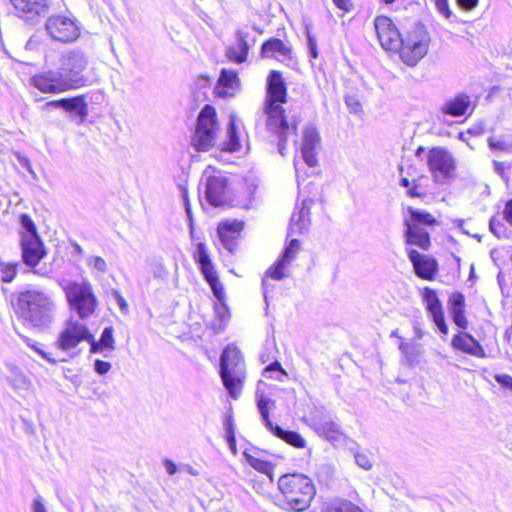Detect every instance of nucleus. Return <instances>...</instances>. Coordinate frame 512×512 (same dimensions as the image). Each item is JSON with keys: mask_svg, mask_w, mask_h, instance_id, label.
Wrapping results in <instances>:
<instances>
[{"mask_svg": "<svg viewBox=\"0 0 512 512\" xmlns=\"http://www.w3.org/2000/svg\"><path fill=\"white\" fill-rule=\"evenodd\" d=\"M287 101L286 83L279 71L272 70L267 77V95L264 103L266 129L277 140L278 152L285 156L287 138L290 132L296 134L300 118L293 115L290 121L281 103Z\"/></svg>", "mask_w": 512, "mask_h": 512, "instance_id": "1", "label": "nucleus"}, {"mask_svg": "<svg viewBox=\"0 0 512 512\" xmlns=\"http://www.w3.org/2000/svg\"><path fill=\"white\" fill-rule=\"evenodd\" d=\"M374 26L381 47L388 51L399 50L405 64L415 66L427 54L429 36L422 25H415L405 37L387 16L376 17Z\"/></svg>", "mask_w": 512, "mask_h": 512, "instance_id": "2", "label": "nucleus"}, {"mask_svg": "<svg viewBox=\"0 0 512 512\" xmlns=\"http://www.w3.org/2000/svg\"><path fill=\"white\" fill-rule=\"evenodd\" d=\"M11 305L18 320L28 328L45 331L55 320L57 305L53 296L37 287L28 286L13 293Z\"/></svg>", "mask_w": 512, "mask_h": 512, "instance_id": "3", "label": "nucleus"}, {"mask_svg": "<svg viewBox=\"0 0 512 512\" xmlns=\"http://www.w3.org/2000/svg\"><path fill=\"white\" fill-rule=\"evenodd\" d=\"M278 488L287 506L298 512L306 510L316 494L312 480L299 473L282 475L278 480Z\"/></svg>", "mask_w": 512, "mask_h": 512, "instance_id": "4", "label": "nucleus"}, {"mask_svg": "<svg viewBox=\"0 0 512 512\" xmlns=\"http://www.w3.org/2000/svg\"><path fill=\"white\" fill-rule=\"evenodd\" d=\"M220 377L229 396L236 400L240 396L245 378V364L241 351L228 344L220 356Z\"/></svg>", "mask_w": 512, "mask_h": 512, "instance_id": "5", "label": "nucleus"}, {"mask_svg": "<svg viewBox=\"0 0 512 512\" xmlns=\"http://www.w3.org/2000/svg\"><path fill=\"white\" fill-rule=\"evenodd\" d=\"M20 246L23 263L35 268L46 256L47 251L32 218L24 213L20 216Z\"/></svg>", "mask_w": 512, "mask_h": 512, "instance_id": "6", "label": "nucleus"}, {"mask_svg": "<svg viewBox=\"0 0 512 512\" xmlns=\"http://www.w3.org/2000/svg\"><path fill=\"white\" fill-rule=\"evenodd\" d=\"M62 287L69 306L81 319H86L95 312L98 301L89 281H68Z\"/></svg>", "mask_w": 512, "mask_h": 512, "instance_id": "7", "label": "nucleus"}, {"mask_svg": "<svg viewBox=\"0 0 512 512\" xmlns=\"http://www.w3.org/2000/svg\"><path fill=\"white\" fill-rule=\"evenodd\" d=\"M217 129L216 111L214 107L206 104L197 117V125L192 137L194 148L197 151H208L213 147Z\"/></svg>", "mask_w": 512, "mask_h": 512, "instance_id": "8", "label": "nucleus"}, {"mask_svg": "<svg viewBox=\"0 0 512 512\" xmlns=\"http://www.w3.org/2000/svg\"><path fill=\"white\" fill-rule=\"evenodd\" d=\"M75 82L72 78L62 71L60 66L56 70H48L31 78V83L42 93L58 94L71 89H76L72 84Z\"/></svg>", "mask_w": 512, "mask_h": 512, "instance_id": "9", "label": "nucleus"}, {"mask_svg": "<svg viewBox=\"0 0 512 512\" xmlns=\"http://www.w3.org/2000/svg\"><path fill=\"white\" fill-rule=\"evenodd\" d=\"M427 164L436 183L443 184L453 176L456 168L452 154L443 147L428 151Z\"/></svg>", "mask_w": 512, "mask_h": 512, "instance_id": "10", "label": "nucleus"}, {"mask_svg": "<svg viewBox=\"0 0 512 512\" xmlns=\"http://www.w3.org/2000/svg\"><path fill=\"white\" fill-rule=\"evenodd\" d=\"M45 30L53 40L62 43L73 42L80 36L77 21L60 14L48 17Z\"/></svg>", "mask_w": 512, "mask_h": 512, "instance_id": "11", "label": "nucleus"}, {"mask_svg": "<svg viewBox=\"0 0 512 512\" xmlns=\"http://www.w3.org/2000/svg\"><path fill=\"white\" fill-rule=\"evenodd\" d=\"M88 63V56L85 52L79 49H72L61 55L59 66L67 77L75 80L72 83L75 88H79L84 83L82 72L87 68Z\"/></svg>", "mask_w": 512, "mask_h": 512, "instance_id": "12", "label": "nucleus"}, {"mask_svg": "<svg viewBox=\"0 0 512 512\" xmlns=\"http://www.w3.org/2000/svg\"><path fill=\"white\" fill-rule=\"evenodd\" d=\"M206 199L214 207L228 206L233 198L228 186V179L223 175L209 176L206 179Z\"/></svg>", "mask_w": 512, "mask_h": 512, "instance_id": "13", "label": "nucleus"}, {"mask_svg": "<svg viewBox=\"0 0 512 512\" xmlns=\"http://www.w3.org/2000/svg\"><path fill=\"white\" fill-rule=\"evenodd\" d=\"M422 298L434 325L437 327L439 332L447 335L449 329L445 321L442 303L438 298L436 291L432 288L425 287L422 292Z\"/></svg>", "mask_w": 512, "mask_h": 512, "instance_id": "14", "label": "nucleus"}, {"mask_svg": "<svg viewBox=\"0 0 512 512\" xmlns=\"http://www.w3.org/2000/svg\"><path fill=\"white\" fill-rule=\"evenodd\" d=\"M89 329L79 322H70L60 333L57 343L60 349L67 351L75 348L81 341H87Z\"/></svg>", "mask_w": 512, "mask_h": 512, "instance_id": "15", "label": "nucleus"}, {"mask_svg": "<svg viewBox=\"0 0 512 512\" xmlns=\"http://www.w3.org/2000/svg\"><path fill=\"white\" fill-rule=\"evenodd\" d=\"M54 108H61L66 112L75 114L79 118V123H83L88 116V104L84 95L52 100L43 106L44 110Z\"/></svg>", "mask_w": 512, "mask_h": 512, "instance_id": "16", "label": "nucleus"}, {"mask_svg": "<svg viewBox=\"0 0 512 512\" xmlns=\"http://www.w3.org/2000/svg\"><path fill=\"white\" fill-rule=\"evenodd\" d=\"M408 257L413 265L415 274L425 280H433L438 272L437 261L415 249L408 250Z\"/></svg>", "mask_w": 512, "mask_h": 512, "instance_id": "17", "label": "nucleus"}, {"mask_svg": "<svg viewBox=\"0 0 512 512\" xmlns=\"http://www.w3.org/2000/svg\"><path fill=\"white\" fill-rule=\"evenodd\" d=\"M243 227V222L238 220L225 221L219 224L217 229L219 239L223 247L230 253L236 251L238 238Z\"/></svg>", "mask_w": 512, "mask_h": 512, "instance_id": "18", "label": "nucleus"}, {"mask_svg": "<svg viewBox=\"0 0 512 512\" xmlns=\"http://www.w3.org/2000/svg\"><path fill=\"white\" fill-rule=\"evenodd\" d=\"M320 142V135L317 128L314 125H308L304 129L301 154L304 162L314 167L317 165L316 147Z\"/></svg>", "mask_w": 512, "mask_h": 512, "instance_id": "19", "label": "nucleus"}, {"mask_svg": "<svg viewBox=\"0 0 512 512\" xmlns=\"http://www.w3.org/2000/svg\"><path fill=\"white\" fill-rule=\"evenodd\" d=\"M313 202L312 199H305L301 206L295 209L290 219L289 235H300L308 231L311 224L310 208Z\"/></svg>", "mask_w": 512, "mask_h": 512, "instance_id": "20", "label": "nucleus"}, {"mask_svg": "<svg viewBox=\"0 0 512 512\" xmlns=\"http://www.w3.org/2000/svg\"><path fill=\"white\" fill-rule=\"evenodd\" d=\"M15 10L27 19L45 16L49 11L50 0H10Z\"/></svg>", "mask_w": 512, "mask_h": 512, "instance_id": "21", "label": "nucleus"}, {"mask_svg": "<svg viewBox=\"0 0 512 512\" xmlns=\"http://www.w3.org/2000/svg\"><path fill=\"white\" fill-rule=\"evenodd\" d=\"M451 345L454 349L475 357L484 358L486 356L481 344L468 332L456 334L451 341Z\"/></svg>", "mask_w": 512, "mask_h": 512, "instance_id": "22", "label": "nucleus"}, {"mask_svg": "<svg viewBox=\"0 0 512 512\" xmlns=\"http://www.w3.org/2000/svg\"><path fill=\"white\" fill-rule=\"evenodd\" d=\"M236 46H228L225 50V56L234 63L241 64L247 60L251 45L248 42L249 33L243 29H238L235 33Z\"/></svg>", "mask_w": 512, "mask_h": 512, "instance_id": "23", "label": "nucleus"}, {"mask_svg": "<svg viewBox=\"0 0 512 512\" xmlns=\"http://www.w3.org/2000/svg\"><path fill=\"white\" fill-rule=\"evenodd\" d=\"M113 333V327L107 326L103 329L100 339L96 340L94 336L89 332L88 343L90 345V353H104V356L107 357L108 354L106 352L111 353L114 351L115 339Z\"/></svg>", "mask_w": 512, "mask_h": 512, "instance_id": "24", "label": "nucleus"}, {"mask_svg": "<svg viewBox=\"0 0 512 512\" xmlns=\"http://www.w3.org/2000/svg\"><path fill=\"white\" fill-rule=\"evenodd\" d=\"M448 309L453 322L460 328L466 329L468 321L465 317V297L461 292H453L448 300Z\"/></svg>", "mask_w": 512, "mask_h": 512, "instance_id": "25", "label": "nucleus"}, {"mask_svg": "<svg viewBox=\"0 0 512 512\" xmlns=\"http://www.w3.org/2000/svg\"><path fill=\"white\" fill-rule=\"evenodd\" d=\"M470 104V96L464 93H460L455 97L447 100L441 107V112L453 117H460L466 113L470 107Z\"/></svg>", "mask_w": 512, "mask_h": 512, "instance_id": "26", "label": "nucleus"}, {"mask_svg": "<svg viewBox=\"0 0 512 512\" xmlns=\"http://www.w3.org/2000/svg\"><path fill=\"white\" fill-rule=\"evenodd\" d=\"M405 226L406 243L416 245L422 250H428L431 245L429 233L424 228L410 225L408 222Z\"/></svg>", "mask_w": 512, "mask_h": 512, "instance_id": "27", "label": "nucleus"}, {"mask_svg": "<svg viewBox=\"0 0 512 512\" xmlns=\"http://www.w3.org/2000/svg\"><path fill=\"white\" fill-rule=\"evenodd\" d=\"M240 84L238 74L233 70L223 68L221 70L218 83L216 86V93L220 97H227L232 95L227 89L234 90Z\"/></svg>", "mask_w": 512, "mask_h": 512, "instance_id": "28", "label": "nucleus"}, {"mask_svg": "<svg viewBox=\"0 0 512 512\" xmlns=\"http://www.w3.org/2000/svg\"><path fill=\"white\" fill-rule=\"evenodd\" d=\"M315 432L328 440H335L341 435L340 425L334 421L320 419L313 420Z\"/></svg>", "mask_w": 512, "mask_h": 512, "instance_id": "29", "label": "nucleus"}, {"mask_svg": "<svg viewBox=\"0 0 512 512\" xmlns=\"http://www.w3.org/2000/svg\"><path fill=\"white\" fill-rule=\"evenodd\" d=\"M193 257L195 262L198 264L203 276L215 271L214 265L211 261L206 245L204 243L198 242L196 244Z\"/></svg>", "mask_w": 512, "mask_h": 512, "instance_id": "30", "label": "nucleus"}, {"mask_svg": "<svg viewBox=\"0 0 512 512\" xmlns=\"http://www.w3.org/2000/svg\"><path fill=\"white\" fill-rule=\"evenodd\" d=\"M274 53L288 56L291 53V49L281 39L271 38L262 44L261 55L262 57H272Z\"/></svg>", "mask_w": 512, "mask_h": 512, "instance_id": "31", "label": "nucleus"}, {"mask_svg": "<svg viewBox=\"0 0 512 512\" xmlns=\"http://www.w3.org/2000/svg\"><path fill=\"white\" fill-rule=\"evenodd\" d=\"M271 432L295 448H304L306 446L305 439L296 431L285 430L277 424Z\"/></svg>", "mask_w": 512, "mask_h": 512, "instance_id": "32", "label": "nucleus"}, {"mask_svg": "<svg viewBox=\"0 0 512 512\" xmlns=\"http://www.w3.org/2000/svg\"><path fill=\"white\" fill-rule=\"evenodd\" d=\"M408 212L410 219H405L404 225H406L407 222L410 225H416V227H421V225L433 226L436 224V219L427 211L409 207Z\"/></svg>", "mask_w": 512, "mask_h": 512, "instance_id": "33", "label": "nucleus"}, {"mask_svg": "<svg viewBox=\"0 0 512 512\" xmlns=\"http://www.w3.org/2000/svg\"><path fill=\"white\" fill-rule=\"evenodd\" d=\"M224 145V149L229 152H235L241 148V143L236 126V117L234 115H231L229 118V123L227 127V142Z\"/></svg>", "mask_w": 512, "mask_h": 512, "instance_id": "34", "label": "nucleus"}, {"mask_svg": "<svg viewBox=\"0 0 512 512\" xmlns=\"http://www.w3.org/2000/svg\"><path fill=\"white\" fill-rule=\"evenodd\" d=\"M275 402L271 398L265 396L264 394L259 395L257 393V407L261 418L264 422V425L270 431L273 430L276 424H274L269 418V409L271 406H274Z\"/></svg>", "mask_w": 512, "mask_h": 512, "instance_id": "35", "label": "nucleus"}, {"mask_svg": "<svg viewBox=\"0 0 512 512\" xmlns=\"http://www.w3.org/2000/svg\"><path fill=\"white\" fill-rule=\"evenodd\" d=\"M488 146L493 151L512 153V135L490 136L488 138Z\"/></svg>", "mask_w": 512, "mask_h": 512, "instance_id": "36", "label": "nucleus"}, {"mask_svg": "<svg viewBox=\"0 0 512 512\" xmlns=\"http://www.w3.org/2000/svg\"><path fill=\"white\" fill-rule=\"evenodd\" d=\"M243 454L252 468L258 472L268 475L271 480L273 479V465L270 462L256 458L246 451Z\"/></svg>", "mask_w": 512, "mask_h": 512, "instance_id": "37", "label": "nucleus"}, {"mask_svg": "<svg viewBox=\"0 0 512 512\" xmlns=\"http://www.w3.org/2000/svg\"><path fill=\"white\" fill-rule=\"evenodd\" d=\"M204 279L209 284L214 296L217 298L218 302L224 301L225 293L224 287L220 282L216 271L211 272L209 274L204 275Z\"/></svg>", "mask_w": 512, "mask_h": 512, "instance_id": "38", "label": "nucleus"}, {"mask_svg": "<svg viewBox=\"0 0 512 512\" xmlns=\"http://www.w3.org/2000/svg\"><path fill=\"white\" fill-rule=\"evenodd\" d=\"M323 512H363L349 500H336L330 503Z\"/></svg>", "mask_w": 512, "mask_h": 512, "instance_id": "39", "label": "nucleus"}, {"mask_svg": "<svg viewBox=\"0 0 512 512\" xmlns=\"http://www.w3.org/2000/svg\"><path fill=\"white\" fill-rule=\"evenodd\" d=\"M214 311H215L216 317L218 319V324H217L216 328L219 331H221L225 328L226 323L228 322V320L230 318L229 308H228L227 304L225 303V301H220L215 304Z\"/></svg>", "mask_w": 512, "mask_h": 512, "instance_id": "40", "label": "nucleus"}, {"mask_svg": "<svg viewBox=\"0 0 512 512\" xmlns=\"http://www.w3.org/2000/svg\"><path fill=\"white\" fill-rule=\"evenodd\" d=\"M289 264L290 263L286 262L282 258H279L274 265L267 270L266 276L271 277L274 280H282L287 276L285 269Z\"/></svg>", "mask_w": 512, "mask_h": 512, "instance_id": "41", "label": "nucleus"}, {"mask_svg": "<svg viewBox=\"0 0 512 512\" xmlns=\"http://www.w3.org/2000/svg\"><path fill=\"white\" fill-rule=\"evenodd\" d=\"M17 267L18 263H8L0 259L1 280L5 283L12 282L17 274Z\"/></svg>", "mask_w": 512, "mask_h": 512, "instance_id": "42", "label": "nucleus"}, {"mask_svg": "<svg viewBox=\"0 0 512 512\" xmlns=\"http://www.w3.org/2000/svg\"><path fill=\"white\" fill-rule=\"evenodd\" d=\"M489 229L497 238H509L505 224L495 216L489 221Z\"/></svg>", "mask_w": 512, "mask_h": 512, "instance_id": "43", "label": "nucleus"}, {"mask_svg": "<svg viewBox=\"0 0 512 512\" xmlns=\"http://www.w3.org/2000/svg\"><path fill=\"white\" fill-rule=\"evenodd\" d=\"M276 372V375H269L268 378H273L278 381H283L285 377H287L286 371L281 366L280 362L274 361L271 364H269L265 369L264 373H272Z\"/></svg>", "mask_w": 512, "mask_h": 512, "instance_id": "44", "label": "nucleus"}, {"mask_svg": "<svg viewBox=\"0 0 512 512\" xmlns=\"http://www.w3.org/2000/svg\"><path fill=\"white\" fill-rule=\"evenodd\" d=\"M300 242L298 239H292L289 244L284 249L282 255L280 258L285 260L288 263H291V261L295 258L296 252L299 248Z\"/></svg>", "mask_w": 512, "mask_h": 512, "instance_id": "45", "label": "nucleus"}, {"mask_svg": "<svg viewBox=\"0 0 512 512\" xmlns=\"http://www.w3.org/2000/svg\"><path fill=\"white\" fill-rule=\"evenodd\" d=\"M13 373L15 377L11 383L15 387V389L27 390L31 385L30 380L21 372L15 370V368L13 369Z\"/></svg>", "mask_w": 512, "mask_h": 512, "instance_id": "46", "label": "nucleus"}, {"mask_svg": "<svg viewBox=\"0 0 512 512\" xmlns=\"http://www.w3.org/2000/svg\"><path fill=\"white\" fill-rule=\"evenodd\" d=\"M14 330L16 331V333L22 338V340L28 345L30 346L31 348H33L43 359L47 360L48 362L50 363H55L56 360L55 359H52L48 353H46L44 350H42L41 348L37 347L35 344L32 343V340L27 337V336H24L22 335L21 333H19L16 328L14 327Z\"/></svg>", "mask_w": 512, "mask_h": 512, "instance_id": "47", "label": "nucleus"}, {"mask_svg": "<svg viewBox=\"0 0 512 512\" xmlns=\"http://www.w3.org/2000/svg\"><path fill=\"white\" fill-rule=\"evenodd\" d=\"M88 265L101 273H106L108 270L106 261L100 256H91Z\"/></svg>", "mask_w": 512, "mask_h": 512, "instance_id": "48", "label": "nucleus"}, {"mask_svg": "<svg viewBox=\"0 0 512 512\" xmlns=\"http://www.w3.org/2000/svg\"><path fill=\"white\" fill-rule=\"evenodd\" d=\"M354 458L356 464L364 470H370L373 466L369 455L364 452H356Z\"/></svg>", "mask_w": 512, "mask_h": 512, "instance_id": "49", "label": "nucleus"}, {"mask_svg": "<svg viewBox=\"0 0 512 512\" xmlns=\"http://www.w3.org/2000/svg\"><path fill=\"white\" fill-rule=\"evenodd\" d=\"M345 104L347 105L350 113L357 114L362 111L361 103L355 95H346Z\"/></svg>", "mask_w": 512, "mask_h": 512, "instance_id": "50", "label": "nucleus"}, {"mask_svg": "<svg viewBox=\"0 0 512 512\" xmlns=\"http://www.w3.org/2000/svg\"><path fill=\"white\" fill-rule=\"evenodd\" d=\"M435 6L437 11L445 18L450 19L454 16L452 10L449 7L448 0H435Z\"/></svg>", "mask_w": 512, "mask_h": 512, "instance_id": "51", "label": "nucleus"}, {"mask_svg": "<svg viewBox=\"0 0 512 512\" xmlns=\"http://www.w3.org/2000/svg\"><path fill=\"white\" fill-rule=\"evenodd\" d=\"M307 48L310 58L316 59L318 57L317 42L315 37L311 35L310 32H307Z\"/></svg>", "mask_w": 512, "mask_h": 512, "instance_id": "52", "label": "nucleus"}, {"mask_svg": "<svg viewBox=\"0 0 512 512\" xmlns=\"http://www.w3.org/2000/svg\"><path fill=\"white\" fill-rule=\"evenodd\" d=\"M111 369V363L96 359L94 362V370L98 375H105Z\"/></svg>", "mask_w": 512, "mask_h": 512, "instance_id": "53", "label": "nucleus"}, {"mask_svg": "<svg viewBox=\"0 0 512 512\" xmlns=\"http://www.w3.org/2000/svg\"><path fill=\"white\" fill-rule=\"evenodd\" d=\"M457 6L464 11L474 10L479 3V0H455Z\"/></svg>", "mask_w": 512, "mask_h": 512, "instance_id": "54", "label": "nucleus"}, {"mask_svg": "<svg viewBox=\"0 0 512 512\" xmlns=\"http://www.w3.org/2000/svg\"><path fill=\"white\" fill-rule=\"evenodd\" d=\"M224 428H225V437H229L230 435H235V426L233 417L231 414H229L225 421H224Z\"/></svg>", "mask_w": 512, "mask_h": 512, "instance_id": "55", "label": "nucleus"}, {"mask_svg": "<svg viewBox=\"0 0 512 512\" xmlns=\"http://www.w3.org/2000/svg\"><path fill=\"white\" fill-rule=\"evenodd\" d=\"M113 295L115 297V300L123 314H128L129 308L126 300L121 296V294L118 291H113Z\"/></svg>", "mask_w": 512, "mask_h": 512, "instance_id": "56", "label": "nucleus"}, {"mask_svg": "<svg viewBox=\"0 0 512 512\" xmlns=\"http://www.w3.org/2000/svg\"><path fill=\"white\" fill-rule=\"evenodd\" d=\"M422 177H420L419 179L417 180H413L412 182V186H410L407 190V194L411 197V198H416V197H421L423 194L420 193L418 191V188L420 187V184H419V181L420 179H422Z\"/></svg>", "mask_w": 512, "mask_h": 512, "instance_id": "57", "label": "nucleus"}, {"mask_svg": "<svg viewBox=\"0 0 512 512\" xmlns=\"http://www.w3.org/2000/svg\"><path fill=\"white\" fill-rule=\"evenodd\" d=\"M495 380L503 387L512 389V377L507 374H500L495 376Z\"/></svg>", "mask_w": 512, "mask_h": 512, "instance_id": "58", "label": "nucleus"}, {"mask_svg": "<svg viewBox=\"0 0 512 512\" xmlns=\"http://www.w3.org/2000/svg\"><path fill=\"white\" fill-rule=\"evenodd\" d=\"M504 220L512 226V199L508 200L503 210Z\"/></svg>", "mask_w": 512, "mask_h": 512, "instance_id": "59", "label": "nucleus"}, {"mask_svg": "<svg viewBox=\"0 0 512 512\" xmlns=\"http://www.w3.org/2000/svg\"><path fill=\"white\" fill-rule=\"evenodd\" d=\"M493 166H494V171L499 176H501L502 179L507 181L508 177L505 174V169H506L505 163L499 162V161H493Z\"/></svg>", "mask_w": 512, "mask_h": 512, "instance_id": "60", "label": "nucleus"}, {"mask_svg": "<svg viewBox=\"0 0 512 512\" xmlns=\"http://www.w3.org/2000/svg\"><path fill=\"white\" fill-rule=\"evenodd\" d=\"M32 510L33 512H47L43 504L42 498L40 496L34 499L32 504Z\"/></svg>", "mask_w": 512, "mask_h": 512, "instance_id": "61", "label": "nucleus"}, {"mask_svg": "<svg viewBox=\"0 0 512 512\" xmlns=\"http://www.w3.org/2000/svg\"><path fill=\"white\" fill-rule=\"evenodd\" d=\"M185 212H186V216H187V219H188L190 235H191V238L194 239V224H193V217H192L191 206L185 207Z\"/></svg>", "mask_w": 512, "mask_h": 512, "instance_id": "62", "label": "nucleus"}, {"mask_svg": "<svg viewBox=\"0 0 512 512\" xmlns=\"http://www.w3.org/2000/svg\"><path fill=\"white\" fill-rule=\"evenodd\" d=\"M333 2L338 8L344 11H350L352 7L351 0H333Z\"/></svg>", "mask_w": 512, "mask_h": 512, "instance_id": "63", "label": "nucleus"}, {"mask_svg": "<svg viewBox=\"0 0 512 512\" xmlns=\"http://www.w3.org/2000/svg\"><path fill=\"white\" fill-rule=\"evenodd\" d=\"M164 466L166 468V471L169 475H174L176 472H177V466L176 464L170 460V459H165L164 460Z\"/></svg>", "mask_w": 512, "mask_h": 512, "instance_id": "64", "label": "nucleus"}]
</instances>
